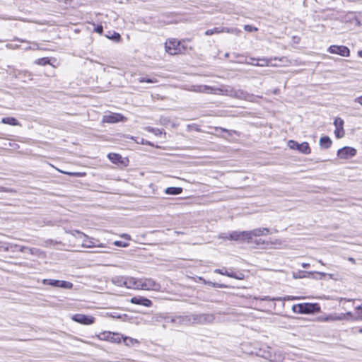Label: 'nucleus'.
Returning a JSON list of instances; mask_svg holds the SVG:
<instances>
[{
  "label": "nucleus",
  "instance_id": "obj_11",
  "mask_svg": "<svg viewBox=\"0 0 362 362\" xmlns=\"http://www.w3.org/2000/svg\"><path fill=\"white\" fill-rule=\"evenodd\" d=\"M101 340H106L114 343H119L121 341L122 336L118 333H112L110 332H105L98 336Z\"/></svg>",
  "mask_w": 362,
  "mask_h": 362
},
{
  "label": "nucleus",
  "instance_id": "obj_6",
  "mask_svg": "<svg viewBox=\"0 0 362 362\" xmlns=\"http://www.w3.org/2000/svg\"><path fill=\"white\" fill-rule=\"evenodd\" d=\"M76 238H83L82 246L83 247L91 248L95 246V239L89 238L88 235L79 230H74L71 233Z\"/></svg>",
  "mask_w": 362,
  "mask_h": 362
},
{
  "label": "nucleus",
  "instance_id": "obj_59",
  "mask_svg": "<svg viewBox=\"0 0 362 362\" xmlns=\"http://www.w3.org/2000/svg\"><path fill=\"white\" fill-rule=\"evenodd\" d=\"M175 233H176L177 235H180V234H184V232H182V231H175Z\"/></svg>",
  "mask_w": 362,
  "mask_h": 362
},
{
  "label": "nucleus",
  "instance_id": "obj_24",
  "mask_svg": "<svg viewBox=\"0 0 362 362\" xmlns=\"http://www.w3.org/2000/svg\"><path fill=\"white\" fill-rule=\"evenodd\" d=\"M1 122L12 126H21L20 122L15 117H4L1 119Z\"/></svg>",
  "mask_w": 362,
  "mask_h": 362
},
{
  "label": "nucleus",
  "instance_id": "obj_1",
  "mask_svg": "<svg viewBox=\"0 0 362 362\" xmlns=\"http://www.w3.org/2000/svg\"><path fill=\"white\" fill-rule=\"evenodd\" d=\"M215 320L214 314L211 313H192L188 315L176 316L172 317V322L180 324H199L206 325L212 323Z\"/></svg>",
  "mask_w": 362,
  "mask_h": 362
},
{
  "label": "nucleus",
  "instance_id": "obj_12",
  "mask_svg": "<svg viewBox=\"0 0 362 362\" xmlns=\"http://www.w3.org/2000/svg\"><path fill=\"white\" fill-rule=\"evenodd\" d=\"M229 96L240 100H251L253 95H251L243 90L230 89Z\"/></svg>",
  "mask_w": 362,
  "mask_h": 362
},
{
  "label": "nucleus",
  "instance_id": "obj_52",
  "mask_svg": "<svg viewBox=\"0 0 362 362\" xmlns=\"http://www.w3.org/2000/svg\"><path fill=\"white\" fill-rule=\"evenodd\" d=\"M347 301V302H350V301H352L353 300L352 299H347V298H339V302L341 303V301Z\"/></svg>",
  "mask_w": 362,
  "mask_h": 362
},
{
  "label": "nucleus",
  "instance_id": "obj_60",
  "mask_svg": "<svg viewBox=\"0 0 362 362\" xmlns=\"http://www.w3.org/2000/svg\"><path fill=\"white\" fill-rule=\"evenodd\" d=\"M358 54H359L360 57H362V50H361V51H360V52H358Z\"/></svg>",
  "mask_w": 362,
  "mask_h": 362
},
{
  "label": "nucleus",
  "instance_id": "obj_10",
  "mask_svg": "<svg viewBox=\"0 0 362 362\" xmlns=\"http://www.w3.org/2000/svg\"><path fill=\"white\" fill-rule=\"evenodd\" d=\"M356 154V150L353 147L344 146L337 151V156L341 159H349Z\"/></svg>",
  "mask_w": 362,
  "mask_h": 362
},
{
  "label": "nucleus",
  "instance_id": "obj_42",
  "mask_svg": "<svg viewBox=\"0 0 362 362\" xmlns=\"http://www.w3.org/2000/svg\"><path fill=\"white\" fill-rule=\"evenodd\" d=\"M94 30H95L96 33H99V34H100V35H101V34L103 33V27L101 25H97V26L95 28Z\"/></svg>",
  "mask_w": 362,
  "mask_h": 362
},
{
  "label": "nucleus",
  "instance_id": "obj_14",
  "mask_svg": "<svg viewBox=\"0 0 362 362\" xmlns=\"http://www.w3.org/2000/svg\"><path fill=\"white\" fill-rule=\"evenodd\" d=\"M344 124V120L342 119H341L340 117H337L334 119V124L336 127V129L334 130V134L337 139L342 138L344 136V129L343 127Z\"/></svg>",
  "mask_w": 362,
  "mask_h": 362
},
{
  "label": "nucleus",
  "instance_id": "obj_55",
  "mask_svg": "<svg viewBox=\"0 0 362 362\" xmlns=\"http://www.w3.org/2000/svg\"><path fill=\"white\" fill-rule=\"evenodd\" d=\"M67 174L72 176H78L80 175L78 173H67Z\"/></svg>",
  "mask_w": 362,
  "mask_h": 362
},
{
  "label": "nucleus",
  "instance_id": "obj_45",
  "mask_svg": "<svg viewBox=\"0 0 362 362\" xmlns=\"http://www.w3.org/2000/svg\"><path fill=\"white\" fill-rule=\"evenodd\" d=\"M6 47L9 49H17L19 47L18 45L7 44Z\"/></svg>",
  "mask_w": 362,
  "mask_h": 362
},
{
  "label": "nucleus",
  "instance_id": "obj_30",
  "mask_svg": "<svg viewBox=\"0 0 362 362\" xmlns=\"http://www.w3.org/2000/svg\"><path fill=\"white\" fill-rule=\"evenodd\" d=\"M73 284L70 281L59 280L57 288L71 289L73 288Z\"/></svg>",
  "mask_w": 362,
  "mask_h": 362
},
{
  "label": "nucleus",
  "instance_id": "obj_62",
  "mask_svg": "<svg viewBox=\"0 0 362 362\" xmlns=\"http://www.w3.org/2000/svg\"><path fill=\"white\" fill-rule=\"evenodd\" d=\"M360 332H362V328L360 329Z\"/></svg>",
  "mask_w": 362,
  "mask_h": 362
},
{
  "label": "nucleus",
  "instance_id": "obj_56",
  "mask_svg": "<svg viewBox=\"0 0 362 362\" xmlns=\"http://www.w3.org/2000/svg\"><path fill=\"white\" fill-rule=\"evenodd\" d=\"M309 266H310V264H308V263H303V264H302V267H303V268H307V267H308Z\"/></svg>",
  "mask_w": 362,
  "mask_h": 362
},
{
  "label": "nucleus",
  "instance_id": "obj_57",
  "mask_svg": "<svg viewBox=\"0 0 362 362\" xmlns=\"http://www.w3.org/2000/svg\"><path fill=\"white\" fill-rule=\"evenodd\" d=\"M356 310H361V313H362V305H358V306H357V307L356 308Z\"/></svg>",
  "mask_w": 362,
  "mask_h": 362
},
{
  "label": "nucleus",
  "instance_id": "obj_27",
  "mask_svg": "<svg viewBox=\"0 0 362 362\" xmlns=\"http://www.w3.org/2000/svg\"><path fill=\"white\" fill-rule=\"evenodd\" d=\"M125 276H116L112 277V282L117 286H124Z\"/></svg>",
  "mask_w": 362,
  "mask_h": 362
},
{
  "label": "nucleus",
  "instance_id": "obj_3",
  "mask_svg": "<svg viewBox=\"0 0 362 362\" xmlns=\"http://www.w3.org/2000/svg\"><path fill=\"white\" fill-rule=\"evenodd\" d=\"M257 355L272 362L280 361L282 359L281 356L274 353L273 349L269 346L259 349Z\"/></svg>",
  "mask_w": 362,
  "mask_h": 362
},
{
  "label": "nucleus",
  "instance_id": "obj_43",
  "mask_svg": "<svg viewBox=\"0 0 362 362\" xmlns=\"http://www.w3.org/2000/svg\"><path fill=\"white\" fill-rule=\"evenodd\" d=\"M310 274H317V275L320 276V279H322V277L325 276L327 275L326 273H324V272H309Z\"/></svg>",
  "mask_w": 362,
  "mask_h": 362
},
{
  "label": "nucleus",
  "instance_id": "obj_53",
  "mask_svg": "<svg viewBox=\"0 0 362 362\" xmlns=\"http://www.w3.org/2000/svg\"><path fill=\"white\" fill-rule=\"evenodd\" d=\"M343 314L345 315V319L346 318V316H349V317H353V315H352L351 312H347L346 313H343Z\"/></svg>",
  "mask_w": 362,
  "mask_h": 362
},
{
  "label": "nucleus",
  "instance_id": "obj_13",
  "mask_svg": "<svg viewBox=\"0 0 362 362\" xmlns=\"http://www.w3.org/2000/svg\"><path fill=\"white\" fill-rule=\"evenodd\" d=\"M249 234L247 231H233L229 233L228 239L230 240L246 241L248 243Z\"/></svg>",
  "mask_w": 362,
  "mask_h": 362
},
{
  "label": "nucleus",
  "instance_id": "obj_22",
  "mask_svg": "<svg viewBox=\"0 0 362 362\" xmlns=\"http://www.w3.org/2000/svg\"><path fill=\"white\" fill-rule=\"evenodd\" d=\"M295 297L293 296H286V297H274L271 298L270 296H262V297H254V299L255 300H269V301H281V300H293L295 299Z\"/></svg>",
  "mask_w": 362,
  "mask_h": 362
},
{
  "label": "nucleus",
  "instance_id": "obj_5",
  "mask_svg": "<svg viewBox=\"0 0 362 362\" xmlns=\"http://www.w3.org/2000/svg\"><path fill=\"white\" fill-rule=\"evenodd\" d=\"M140 288L144 290L159 291L160 285L153 279H141Z\"/></svg>",
  "mask_w": 362,
  "mask_h": 362
},
{
  "label": "nucleus",
  "instance_id": "obj_15",
  "mask_svg": "<svg viewBox=\"0 0 362 362\" xmlns=\"http://www.w3.org/2000/svg\"><path fill=\"white\" fill-rule=\"evenodd\" d=\"M317 320L321 322L340 321L345 320V315L337 313L329 314L326 316H320L317 317Z\"/></svg>",
  "mask_w": 362,
  "mask_h": 362
},
{
  "label": "nucleus",
  "instance_id": "obj_47",
  "mask_svg": "<svg viewBox=\"0 0 362 362\" xmlns=\"http://www.w3.org/2000/svg\"><path fill=\"white\" fill-rule=\"evenodd\" d=\"M354 102L358 103L361 105H362V95L355 98Z\"/></svg>",
  "mask_w": 362,
  "mask_h": 362
},
{
  "label": "nucleus",
  "instance_id": "obj_28",
  "mask_svg": "<svg viewBox=\"0 0 362 362\" xmlns=\"http://www.w3.org/2000/svg\"><path fill=\"white\" fill-rule=\"evenodd\" d=\"M221 33H233L235 34L236 35H238L241 33V30L236 28L221 27Z\"/></svg>",
  "mask_w": 362,
  "mask_h": 362
},
{
  "label": "nucleus",
  "instance_id": "obj_51",
  "mask_svg": "<svg viewBox=\"0 0 362 362\" xmlns=\"http://www.w3.org/2000/svg\"><path fill=\"white\" fill-rule=\"evenodd\" d=\"M121 237H122V238H125L127 240H130L131 239L130 235H128V234H126V233L122 234L121 235Z\"/></svg>",
  "mask_w": 362,
  "mask_h": 362
},
{
  "label": "nucleus",
  "instance_id": "obj_54",
  "mask_svg": "<svg viewBox=\"0 0 362 362\" xmlns=\"http://www.w3.org/2000/svg\"><path fill=\"white\" fill-rule=\"evenodd\" d=\"M219 238L223 239H228V236H227L225 233L221 234Z\"/></svg>",
  "mask_w": 362,
  "mask_h": 362
},
{
  "label": "nucleus",
  "instance_id": "obj_35",
  "mask_svg": "<svg viewBox=\"0 0 362 362\" xmlns=\"http://www.w3.org/2000/svg\"><path fill=\"white\" fill-rule=\"evenodd\" d=\"M106 37L115 42H119L121 40V36L118 33L114 32L111 35H107Z\"/></svg>",
  "mask_w": 362,
  "mask_h": 362
},
{
  "label": "nucleus",
  "instance_id": "obj_40",
  "mask_svg": "<svg viewBox=\"0 0 362 362\" xmlns=\"http://www.w3.org/2000/svg\"><path fill=\"white\" fill-rule=\"evenodd\" d=\"M49 63V59L47 57L41 58L37 60V64L40 65H46Z\"/></svg>",
  "mask_w": 362,
  "mask_h": 362
},
{
  "label": "nucleus",
  "instance_id": "obj_44",
  "mask_svg": "<svg viewBox=\"0 0 362 362\" xmlns=\"http://www.w3.org/2000/svg\"><path fill=\"white\" fill-rule=\"evenodd\" d=\"M26 250H29V251H30V252L31 254H33V249H32V248H28V247H26L23 246V247H21V249H20V251H21V252H25Z\"/></svg>",
  "mask_w": 362,
  "mask_h": 362
},
{
  "label": "nucleus",
  "instance_id": "obj_58",
  "mask_svg": "<svg viewBox=\"0 0 362 362\" xmlns=\"http://www.w3.org/2000/svg\"><path fill=\"white\" fill-rule=\"evenodd\" d=\"M349 261L351 262L352 263H355V259L352 257H349Z\"/></svg>",
  "mask_w": 362,
  "mask_h": 362
},
{
  "label": "nucleus",
  "instance_id": "obj_16",
  "mask_svg": "<svg viewBox=\"0 0 362 362\" xmlns=\"http://www.w3.org/2000/svg\"><path fill=\"white\" fill-rule=\"evenodd\" d=\"M124 117L119 113H110L107 115H104L103 117V122L107 123H116L119 121H123Z\"/></svg>",
  "mask_w": 362,
  "mask_h": 362
},
{
  "label": "nucleus",
  "instance_id": "obj_18",
  "mask_svg": "<svg viewBox=\"0 0 362 362\" xmlns=\"http://www.w3.org/2000/svg\"><path fill=\"white\" fill-rule=\"evenodd\" d=\"M190 90L197 93H216L214 87L206 85L192 86Z\"/></svg>",
  "mask_w": 362,
  "mask_h": 362
},
{
  "label": "nucleus",
  "instance_id": "obj_49",
  "mask_svg": "<svg viewBox=\"0 0 362 362\" xmlns=\"http://www.w3.org/2000/svg\"><path fill=\"white\" fill-rule=\"evenodd\" d=\"M1 191L4 192H13V189L3 187H1Z\"/></svg>",
  "mask_w": 362,
  "mask_h": 362
},
{
  "label": "nucleus",
  "instance_id": "obj_19",
  "mask_svg": "<svg viewBox=\"0 0 362 362\" xmlns=\"http://www.w3.org/2000/svg\"><path fill=\"white\" fill-rule=\"evenodd\" d=\"M214 272L221 275L227 276L228 277L234 278L235 279H243L244 274L242 273L236 274L235 272H229L226 269H216Z\"/></svg>",
  "mask_w": 362,
  "mask_h": 362
},
{
  "label": "nucleus",
  "instance_id": "obj_41",
  "mask_svg": "<svg viewBox=\"0 0 362 362\" xmlns=\"http://www.w3.org/2000/svg\"><path fill=\"white\" fill-rule=\"evenodd\" d=\"M244 30L247 32H253L257 31V28L250 25H245L244 26Z\"/></svg>",
  "mask_w": 362,
  "mask_h": 362
},
{
  "label": "nucleus",
  "instance_id": "obj_31",
  "mask_svg": "<svg viewBox=\"0 0 362 362\" xmlns=\"http://www.w3.org/2000/svg\"><path fill=\"white\" fill-rule=\"evenodd\" d=\"M58 281L57 279H45L42 280V283L43 285H49L53 287H57L58 286Z\"/></svg>",
  "mask_w": 362,
  "mask_h": 362
},
{
  "label": "nucleus",
  "instance_id": "obj_33",
  "mask_svg": "<svg viewBox=\"0 0 362 362\" xmlns=\"http://www.w3.org/2000/svg\"><path fill=\"white\" fill-rule=\"evenodd\" d=\"M232 89L230 87H223V88H215V90H216V94H225L226 95H229L230 90Z\"/></svg>",
  "mask_w": 362,
  "mask_h": 362
},
{
  "label": "nucleus",
  "instance_id": "obj_34",
  "mask_svg": "<svg viewBox=\"0 0 362 362\" xmlns=\"http://www.w3.org/2000/svg\"><path fill=\"white\" fill-rule=\"evenodd\" d=\"M221 33V27H216L212 29H209L206 30L205 35H211L214 34H219Z\"/></svg>",
  "mask_w": 362,
  "mask_h": 362
},
{
  "label": "nucleus",
  "instance_id": "obj_32",
  "mask_svg": "<svg viewBox=\"0 0 362 362\" xmlns=\"http://www.w3.org/2000/svg\"><path fill=\"white\" fill-rule=\"evenodd\" d=\"M138 81L139 83H155L158 82V80L156 77H140L138 78Z\"/></svg>",
  "mask_w": 362,
  "mask_h": 362
},
{
  "label": "nucleus",
  "instance_id": "obj_9",
  "mask_svg": "<svg viewBox=\"0 0 362 362\" xmlns=\"http://www.w3.org/2000/svg\"><path fill=\"white\" fill-rule=\"evenodd\" d=\"M328 52L332 54H339L342 57H349L350 55L349 49L344 45H331L328 48Z\"/></svg>",
  "mask_w": 362,
  "mask_h": 362
},
{
  "label": "nucleus",
  "instance_id": "obj_46",
  "mask_svg": "<svg viewBox=\"0 0 362 362\" xmlns=\"http://www.w3.org/2000/svg\"><path fill=\"white\" fill-rule=\"evenodd\" d=\"M252 243L256 244V245H260L262 243H264V241H262L261 239H255L254 240H252V242L251 243Z\"/></svg>",
  "mask_w": 362,
  "mask_h": 362
},
{
  "label": "nucleus",
  "instance_id": "obj_36",
  "mask_svg": "<svg viewBox=\"0 0 362 362\" xmlns=\"http://www.w3.org/2000/svg\"><path fill=\"white\" fill-rule=\"evenodd\" d=\"M272 60V58H271L270 59H258L257 61L261 62V63H257V64H255V65L261 66H268Z\"/></svg>",
  "mask_w": 362,
  "mask_h": 362
},
{
  "label": "nucleus",
  "instance_id": "obj_17",
  "mask_svg": "<svg viewBox=\"0 0 362 362\" xmlns=\"http://www.w3.org/2000/svg\"><path fill=\"white\" fill-rule=\"evenodd\" d=\"M269 230L267 228H259L254 229L250 231H247V234H249L248 243H250L252 242L253 237H257V236L267 235V233H269Z\"/></svg>",
  "mask_w": 362,
  "mask_h": 362
},
{
  "label": "nucleus",
  "instance_id": "obj_38",
  "mask_svg": "<svg viewBox=\"0 0 362 362\" xmlns=\"http://www.w3.org/2000/svg\"><path fill=\"white\" fill-rule=\"evenodd\" d=\"M123 340H124V342L125 343V344L127 346L132 345L134 343H137V340L134 339L130 337H124L123 339Z\"/></svg>",
  "mask_w": 362,
  "mask_h": 362
},
{
  "label": "nucleus",
  "instance_id": "obj_25",
  "mask_svg": "<svg viewBox=\"0 0 362 362\" xmlns=\"http://www.w3.org/2000/svg\"><path fill=\"white\" fill-rule=\"evenodd\" d=\"M332 143V141L331 139L327 136H322L320 139V146L325 149L329 148L331 146Z\"/></svg>",
  "mask_w": 362,
  "mask_h": 362
},
{
  "label": "nucleus",
  "instance_id": "obj_26",
  "mask_svg": "<svg viewBox=\"0 0 362 362\" xmlns=\"http://www.w3.org/2000/svg\"><path fill=\"white\" fill-rule=\"evenodd\" d=\"M165 192L167 194L178 195V194H180L182 192V187H169L165 189Z\"/></svg>",
  "mask_w": 362,
  "mask_h": 362
},
{
  "label": "nucleus",
  "instance_id": "obj_61",
  "mask_svg": "<svg viewBox=\"0 0 362 362\" xmlns=\"http://www.w3.org/2000/svg\"><path fill=\"white\" fill-rule=\"evenodd\" d=\"M18 41H21V42H25V40H18Z\"/></svg>",
  "mask_w": 362,
  "mask_h": 362
},
{
  "label": "nucleus",
  "instance_id": "obj_21",
  "mask_svg": "<svg viewBox=\"0 0 362 362\" xmlns=\"http://www.w3.org/2000/svg\"><path fill=\"white\" fill-rule=\"evenodd\" d=\"M130 302L134 304L150 307L152 305V301L142 296H135L130 299Z\"/></svg>",
  "mask_w": 362,
  "mask_h": 362
},
{
  "label": "nucleus",
  "instance_id": "obj_7",
  "mask_svg": "<svg viewBox=\"0 0 362 362\" xmlns=\"http://www.w3.org/2000/svg\"><path fill=\"white\" fill-rule=\"evenodd\" d=\"M288 145L290 148L298 150L299 152L304 154L310 153V148L308 142H303L301 144L298 143L296 141L290 140L288 142Z\"/></svg>",
  "mask_w": 362,
  "mask_h": 362
},
{
  "label": "nucleus",
  "instance_id": "obj_48",
  "mask_svg": "<svg viewBox=\"0 0 362 362\" xmlns=\"http://www.w3.org/2000/svg\"><path fill=\"white\" fill-rule=\"evenodd\" d=\"M275 60L278 59L279 62H287V58L286 57H282L281 58H277V57H275L274 58Z\"/></svg>",
  "mask_w": 362,
  "mask_h": 362
},
{
  "label": "nucleus",
  "instance_id": "obj_37",
  "mask_svg": "<svg viewBox=\"0 0 362 362\" xmlns=\"http://www.w3.org/2000/svg\"><path fill=\"white\" fill-rule=\"evenodd\" d=\"M216 132H227L229 136H231L233 133L235 134L236 132L233 130H229L223 127H216L215 128Z\"/></svg>",
  "mask_w": 362,
  "mask_h": 362
},
{
  "label": "nucleus",
  "instance_id": "obj_8",
  "mask_svg": "<svg viewBox=\"0 0 362 362\" xmlns=\"http://www.w3.org/2000/svg\"><path fill=\"white\" fill-rule=\"evenodd\" d=\"M71 319L76 322L85 325H92L95 322V317L93 316L81 313L74 315Z\"/></svg>",
  "mask_w": 362,
  "mask_h": 362
},
{
  "label": "nucleus",
  "instance_id": "obj_2",
  "mask_svg": "<svg viewBox=\"0 0 362 362\" xmlns=\"http://www.w3.org/2000/svg\"><path fill=\"white\" fill-rule=\"evenodd\" d=\"M292 310L299 314H314L320 311V306L318 303H303L293 305Z\"/></svg>",
  "mask_w": 362,
  "mask_h": 362
},
{
  "label": "nucleus",
  "instance_id": "obj_20",
  "mask_svg": "<svg viewBox=\"0 0 362 362\" xmlns=\"http://www.w3.org/2000/svg\"><path fill=\"white\" fill-rule=\"evenodd\" d=\"M140 279L125 276L124 286L127 288L139 289Z\"/></svg>",
  "mask_w": 362,
  "mask_h": 362
},
{
  "label": "nucleus",
  "instance_id": "obj_23",
  "mask_svg": "<svg viewBox=\"0 0 362 362\" xmlns=\"http://www.w3.org/2000/svg\"><path fill=\"white\" fill-rule=\"evenodd\" d=\"M107 158L115 164H122L125 165V161L121 155L115 153H110L107 155Z\"/></svg>",
  "mask_w": 362,
  "mask_h": 362
},
{
  "label": "nucleus",
  "instance_id": "obj_39",
  "mask_svg": "<svg viewBox=\"0 0 362 362\" xmlns=\"http://www.w3.org/2000/svg\"><path fill=\"white\" fill-rule=\"evenodd\" d=\"M113 244L115 246L121 247H127V246H129V243H125V242H122V241H120V240H116V241L114 242Z\"/></svg>",
  "mask_w": 362,
  "mask_h": 362
},
{
  "label": "nucleus",
  "instance_id": "obj_50",
  "mask_svg": "<svg viewBox=\"0 0 362 362\" xmlns=\"http://www.w3.org/2000/svg\"><path fill=\"white\" fill-rule=\"evenodd\" d=\"M153 132L156 135H160L163 134V132L159 129H153Z\"/></svg>",
  "mask_w": 362,
  "mask_h": 362
},
{
  "label": "nucleus",
  "instance_id": "obj_4",
  "mask_svg": "<svg viewBox=\"0 0 362 362\" xmlns=\"http://www.w3.org/2000/svg\"><path fill=\"white\" fill-rule=\"evenodd\" d=\"M166 52L171 55L180 54L185 50V47L181 46L180 42L176 39H171L165 43Z\"/></svg>",
  "mask_w": 362,
  "mask_h": 362
},
{
  "label": "nucleus",
  "instance_id": "obj_29",
  "mask_svg": "<svg viewBox=\"0 0 362 362\" xmlns=\"http://www.w3.org/2000/svg\"><path fill=\"white\" fill-rule=\"evenodd\" d=\"M200 279L202 281H203V283L205 284H208L212 287H214V288H228V286L226 284H218V283H215V282H211V281H206L205 279H202V278H200Z\"/></svg>",
  "mask_w": 362,
  "mask_h": 362
}]
</instances>
